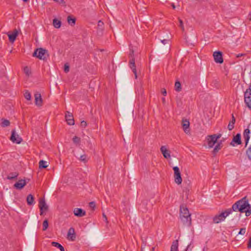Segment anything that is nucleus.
<instances>
[{
  "instance_id": "e2e57ef3",
  "label": "nucleus",
  "mask_w": 251,
  "mask_h": 251,
  "mask_svg": "<svg viewBox=\"0 0 251 251\" xmlns=\"http://www.w3.org/2000/svg\"><path fill=\"white\" fill-rule=\"evenodd\" d=\"M162 102H163V103H165L166 100H165V99L164 98H163L162 99Z\"/></svg>"
},
{
  "instance_id": "13d9d810",
  "label": "nucleus",
  "mask_w": 251,
  "mask_h": 251,
  "mask_svg": "<svg viewBox=\"0 0 251 251\" xmlns=\"http://www.w3.org/2000/svg\"><path fill=\"white\" fill-rule=\"evenodd\" d=\"M102 217H103V218L104 219V220L107 223L108 221H107V217L106 216V215L104 214V213H103L102 214Z\"/></svg>"
},
{
  "instance_id": "393cba45",
  "label": "nucleus",
  "mask_w": 251,
  "mask_h": 251,
  "mask_svg": "<svg viewBox=\"0 0 251 251\" xmlns=\"http://www.w3.org/2000/svg\"><path fill=\"white\" fill-rule=\"evenodd\" d=\"M178 250V240H175L173 242L171 251H177Z\"/></svg>"
},
{
  "instance_id": "72a5a7b5",
  "label": "nucleus",
  "mask_w": 251,
  "mask_h": 251,
  "mask_svg": "<svg viewBox=\"0 0 251 251\" xmlns=\"http://www.w3.org/2000/svg\"><path fill=\"white\" fill-rule=\"evenodd\" d=\"M246 105L251 109V97L250 98L246 97V99H244Z\"/></svg>"
},
{
  "instance_id": "338daca9",
  "label": "nucleus",
  "mask_w": 251,
  "mask_h": 251,
  "mask_svg": "<svg viewBox=\"0 0 251 251\" xmlns=\"http://www.w3.org/2000/svg\"><path fill=\"white\" fill-rule=\"evenodd\" d=\"M250 15L251 16V17H250L249 19L250 21H251V13L250 14Z\"/></svg>"
},
{
  "instance_id": "680f3d73",
  "label": "nucleus",
  "mask_w": 251,
  "mask_h": 251,
  "mask_svg": "<svg viewBox=\"0 0 251 251\" xmlns=\"http://www.w3.org/2000/svg\"><path fill=\"white\" fill-rule=\"evenodd\" d=\"M171 6H172V8H173L174 9H175L176 8V6H175V4H174V3H171Z\"/></svg>"
},
{
  "instance_id": "0e129e2a",
  "label": "nucleus",
  "mask_w": 251,
  "mask_h": 251,
  "mask_svg": "<svg viewBox=\"0 0 251 251\" xmlns=\"http://www.w3.org/2000/svg\"><path fill=\"white\" fill-rule=\"evenodd\" d=\"M154 250H155V247H152V249H151V251H154Z\"/></svg>"
},
{
  "instance_id": "2f4dec72",
  "label": "nucleus",
  "mask_w": 251,
  "mask_h": 251,
  "mask_svg": "<svg viewBox=\"0 0 251 251\" xmlns=\"http://www.w3.org/2000/svg\"><path fill=\"white\" fill-rule=\"evenodd\" d=\"M222 148V142L218 143L213 149V152L216 154Z\"/></svg>"
},
{
  "instance_id": "4c0bfd02",
  "label": "nucleus",
  "mask_w": 251,
  "mask_h": 251,
  "mask_svg": "<svg viewBox=\"0 0 251 251\" xmlns=\"http://www.w3.org/2000/svg\"><path fill=\"white\" fill-rule=\"evenodd\" d=\"M24 72L27 76H29L31 73L30 69L27 66L24 67Z\"/></svg>"
},
{
  "instance_id": "4468645a",
  "label": "nucleus",
  "mask_w": 251,
  "mask_h": 251,
  "mask_svg": "<svg viewBox=\"0 0 251 251\" xmlns=\"http://www.w3.org/2000/svg\"><path fill=\"white\" fill-rule=\"evenodd\" d=\"M236 143L237 145H240L241 144V135L240 133H237L233 138L232 142L230 145L232 146H235V144L233 143Z\"/></svg>"
},
{
  "instance_id": "864d4df0",
  "label": "nucleus",
  "mask_w": 251,
  "mask_h": 251,
  "mask_svg": "<svg viewBox=\"0 0 251 251\" xmlns=\"http://www.w3.org/2000/svg\"><path fill=\"white\" fill-rule=\"evenodd\" d=\"M246 55V54L245 53H239V54H237L236 55V57L237 58H239V57H241L242 56H244Z\"/></svg>"
},
{
  "instance_id": "09e8293b",
  "label": "nucleus",
  "mask_w": 251,
  "mask_h": 251,
  "mask_svg": "<svg viewBox=\"0 0 251 251\" xmlns=\"http://www.w3.org/2000/svg\"><path fill=\"white\" fill-rule=\"evenodd\" d=\"M129 57L130 58H134V51L132 49L130 50Z\"/></svg>"
},
{
  "instance_id": "20e7f679",
  "label": "nucleus",
  "mask_w": 251,
  "mask_h": 251,
  "mask_svg": "<svg viewBox=\"0 0 251 251\" xmlns=\"http://www.w3.org/2000/svg\"><path fill=\"white\" fill-rule=\"evenodd\" d=\"M33 56H36L40 60H46L47 59L46 56H48V50L43 48L37 49L35 50Z\"/></svg>"
},
{
  "instance_id": "f3484780",
  "label": "nucleus",
  "mask_w": 251,
  "mask_h": 251,
  "mask_svg": "<svg viewBox=\"0 0 251 251\" xmlns=\"http://www.w3.org/2000/svg\"><path fill=\"white\" fill-rule=\"evenodd\" d=\"M250 130L249 128H247V129H245L244 133H243V137H244V139L245 142V147H247V146L249 143V140L250 139Z\"/></svg>"
},
{
  "instance_id": "3c124183",
  "label": "nucleus",
  "mask_w": 251,
  "mask_h": 251,
  "mask_svg": "<svg viewBox=\"0 0 251 251\" xmlns=\"http://www.w3.org/2000/svg\"><path fill=\"white\" fill-rule=\"evenodd\" d=\"M69 71V66L67 64H65L64 65V72L65 73H68Z\"/></svg>"
},
{
  "instance_id": "c756f323",
  "label": "nucleus",
  "mask_w": 251,
  "mask_h": 251,
  "mask_svg": "<svg viewBox=\"0 0 251 251\" xmlns=\"http://www.w3.org/2000/svg\"><path fill=\"white\" fill-rule=\"evenodd\" d=\"M0 125L2 127H7L10 125V122L8 120L2 119Z\"/></svg>"
},
{
  "instance_id": "5fc2aeb1",
  "label": "nucleus",
  "mask_w": 251,
  "mask_h": 251,
  "mask_svg": "<svg viewBox=\"0 0 251 251\" xmlns=\"http://www.w3.org/2000/svg\"><path fill=\"white\" fill-rule=\"evenodd\" d=\"M161 93L164 96H166L167 95V91L165 88L161 89Z\"/></svg>"
},
{
  "instance_id": "dca6fc26",
  "label": "nucleus",
  "mask_w": 251,
  "mask_h": 251,
  "mask_svg": "<svg viewBox=\"0 0 251 251\" xmlns=\"http://www.w3.org/2000/svg\"><path fill=\"white\" fill-rule=\"evenodd\" d=\"M214 136L208 135L206 137L207 144L209 148H212L214 144L217 142L213 137Z\"/></svg>"
},
{
  "instance_id": "f257e3e1",
  "label": "nucleus",
  "mask_w": 251,
  "mask_h": 251,
  "mask_svg": "<svg viewBox=\"0 0 251 251\" xmlns=\"http://www.w3.org/2000/svg\"><path fill=\"white\" fill-rule=\"evenodd\" d=\"M239 203V202L235 203L232 205L231 208L227 209L225 211L222 212L220 214L216 215L213 218V222L215 224H218L221 222L223 221L229 214H232V212H234V210H238V209H239L238 205Z\"/></svg>"
},
{
  "instance_id": "052dcab7",
  "label": "nucleus",
  "mask_w": 251,
  "mask_h": 251,
  "mask_svg": "<svg viewBox=\"0 0 251 251\" xmlns=\"http://www.w3.org/2000/svg\"><path fill=\"white\" fill-rule=\"evenodd\" d=\"M191 245H188L187 247V248L185 251H191V249H190Z\"/></svg>"
},
{
  "instance_id": "a211bd4d",
  "label": "nucleus",
  "mask_w": 251,
  "mask_h": 251,
  "mask_svg": "<svg viewBox=\"0 0 251 251\" xmlns=\"http://www.w3.org/2000/svg\"><path fill=\"white\" fill-rule=\"evenodd\" d=\"M74 213L75 216L81 217L86 215V212L81 208H75L74 210Z\"/></svg>"
},
{
  "instance_id": "423d86ee",
  "label": "nucleus",
  "mask_w": 251,
  "mask_h": 251,
  "mask_svg": "<svg viewBox=\"0 0 251 251\" xmlns=\"http://www.w3.org/2000/svg\"><path fill=\"white\" fill-rule=\"evenodd\" d=\"M214 61L217 63L222 64L224 62L222 52L220 51H216L213 54Z\"/></svg>"
},
{
  "instance_id": "9d476101",
  "label": "nucleus",
  "mask_w": 251,
  "mask_h": 251,
  "mask_svg": "<svg viewBox=\"0 0 251 251\" xmlns=\"http://www.w3.org/2000/svg\"><path fill=\"white\" fill-rule=\"evenodd\" d=\"M65 118L69 125L73 126L75 124V121L72 113L69 111H66L65 113Z\"/></svg>"
},
{
  "instance_id": "a19ab883",
  "label": "nucleus",
  "mask_w": 251,
  "mask_h": 251,
  "mask_svg": "<svg viewBox=\"0 0 251 251\" xmlns=\"http://www.w3.org/2000/svg\"><path fill=\"white\" fill-rule=\"evenodd\" d=\"M73 141L75 144H79L80 142V138L77 136H75L73 138Z\"/></svg>"
},
{
  "instance_id": "aec40b11",
  "label": "nucleus",
  "mask_w": 251,
  "mask_h": 251,
  "mask_svg": "<svg viewBox=\"0 0 251 251\" xmlns=\"http://www.w3.org/2000/svg\"><path fill=\"white\" fill-rule=\"evenodd\" d=\"M18 32L17 29H14L13 32L11 34H8L9 40L10 42L13 43L18 36Z\"/></svg>"
},
{
  "instance_id": "774afa93",
  "label": "nucleus",
  "mask_w": 251,
  "mask_h": 251,
  "mask_svg": "<svg viewBox=\"0 0 251 251\" xmlns=\"http://www.w3.org/2000/svg\"><path fill=\"white\" fill-rule=\"evenodd\" d=\"M55 2H57V1H58L59 0H53Z\"/></svg>"
},
{
  "instance_id": "e433bc0d",
  "label": "nucleus",
  "mask_w": 251,
  "mask_h": 251,
  "mask_svg": "<svg viewBox=\"0 0 251 251\" xmlns=\"http://www.w3.org/2000/svg\"><path fill=\"white\" fill-rule=\"evenodd\" d=\"M248 159L251 160V145L248 148L246 152Z\"/></svg>"
},
{
  "instance_id": "0eeeda50",
  "label": "nucleus",
  "mask_w": 251,
  "mask_h": 251,
  "mask_svg": "<svg viewBox=\"0 0 251 251\" xmlns=\"http://www.w3.org/2000/svg\"><path fill=\"white\" fill-rule=\"evenodd\" d=\"M10 140L13 143H16L17 144H20L22 141V138L20 137L19 135L16 133L15 129H13L11 131Z\"/></svg>"
},
{
  "instance_id": "bf43d9fd",
  "label": "nucleus",
  "mask_w": 251,
  "mask_h": 251,
  "mask_svg": "<svg viewBox=\"0 0 251 251\" xmlns=\"http://www.w3.org/2000/svg\"><path fill=\"white\" fill-rule=\"evenodd\" d=\"M168 40H167V39H164V40H161V42L163 44H166L168 43Z\"/></svg>"
},
{
  "instance_id": "9b49d317",
  "label": "nucleus",
  "mask_w": 251,
  "mask_h": 251,
  "mask_svg": "<svg viewBox=\"0 0 251 251\" xmlns=\"http://www.w3.org/2000/svg\"><path fill=\"white\" fill-rule=\"evenodd\" d=\"M26 184L25 179H20L14 184V187L18 190L23 189Z\"/></svg>"
},
{
  "instance_id": "6ab92c4d",
  "label": "nucleus",
  "mask_w": 251,
  "mask_h": 251,
  "mask_svg": "<svg viewBox=\"0 0 251 251\" xmlns=\"http://www.w3.org/2000/svg\"><path fill=\"white\" fill-rule=\"evenodd\" d=\"M35 103L38 106H41L42 104V99L40 93H37L34 94Z\"/></svg>"
},
{
  "instance_id": "a18cd8bd",
  "label": "nucleus",
  "mask_w": 251,
  "mask_h": 251,
  "mask_svg": "<svg viewBox=\"0 0 251 251\" xmlns=\"http://www.w3.org/2000/svg\"><path fill=\"white\" fill-rule=\"evenodd\" d=\"M89 205L93 209H94V208L96 207V204H95V202L94 201H91V202H89Z\"/></svg>"
},
{
  "instance_id": "de8ad7c7",
  "label": "nucleus",
  "mask_w": 251,
  "mask_h": 251,
  "mask_svg": "<svg viewBox=\"0 0 251 251\" xmlns=\"http://www.w3.org/2000/svg\"><path fill=\"white\" fill-rule=\"evenodd\" d=\"M56 2L60 4H61L64 6H66V2L64 0H59Z\"/></svg>"
},
{
  "instance_id": "412c9836",
  "label": "nucleus",
  "mask_w": 251,
  "mask_h": 251,
  "mask_svg": "<svg viewBox=\"0 0 251 251\" xmlns=\"http://www.w3.org/2000/svg\"><path fill=\"white\" fill-rule=\"evenodd\" d=\"M19 174L17 172H12L9 173V174L7 176V179L9 180H12L17 179L18 176H19Z\"/></svg>"
},
{
  "instance_id": "58836bf2",
  "label": "nucleus",
  "mask_w": 251,
  "mask_h": 251,
  "mask_svg": "<svg viewBox=\"0 0 251 251\" xmlns=\"http://www.w3.org/2000/svg\"><path fill=\"white\" fill-rule=\"evenodd\" d=\"M143 88L141 84L139 85V86L137 88V92L138 95H142L143 93Z\"/></svg>"
},
{
  "instance_id": "c9c22d12",
  "label": "nucleus",
  "mask_w": 251,
  "mask_h": 251,
  "mask_svg": "<svg viewBox=\"0 0 251 251\" xmlns=\"http://www.w3.org/2000/svg\"><path fill=\"white\" fill-rule=\"evenodd\" d=\"M49 226V223L48 220L46 219L44 221L43 223V231H45L47 230Z\"/></svg>"
},
{
  "instance_id": "8fccbe9b",
  "label": "nucleus",
  "mask_w": 251,
  "mask_h": 251,
  "mask_svg": "<svg viewBox=\"0 0 251 251\" xmlns=\"http://www.w3.org/2000/svg\"><path fill=\"white\" fill-rule=\"evenodd\" d=\"M212 136H214L213 137L214 138V139L217 141V140L218 139H219L221 137V134H219L218 135L217 134H213V135H212Z\"/></svg>"
},
{
  "instance_id": "a878e982",
  "label": "nucleus",
  "mask_w": 251,
  "mask_h": 251,
  "mask_svg": "<svg viewBox=\"0 0 251 251\" xmlns=\"http://www.w3.org/2000/svg\"><path fill=\"white\" fill-rule=\"evenodd\" d=\"M53 25L55 28H59L61 26V22L60 21L57 19H54L53 20Z\"/></svg>"
},
{
  "instance_id": "6e6d98bb",
  "label": "nucleus",
  "mask_w": 251,
  "mask_h": 251,
  "mask_svg": "<svg viewBox=\"0 0 251 251\" xmlns=\"http://www.w3.org/2000/svg\"><path fill=\"white\" fill-rule=\"evenodd\" d=\"M183 193H185L186 195L188 196L189 190L187 188H184L183 190Z\"/></svg>"
},
{
  "instance_id": "f8f14e48",
  "label": "nucleus",
  "mask_w": 251,
  "mask_h": 251,
  "mask_svg": "<svg viewBox=\"0 0 251 251\" xmlns=\"http://www.w3.org/2000/svg\"><path fill=\"white\" fill-rule=\"evenodd\" d=\"M160 151L164 157L166 159H169L171 157L170 151L167 149L165 146H162L160 148Z\"/></svg>"
},
{
  "instance_id": "bb28decb",
  "label": "nucleus",
  "mask_w": 251,
  "mask_h": 251,
  "mask_svg": "<svg viewBox=\"0 0 251 251\" xmlns=\"http://www.w3.org/2000/svg\"><path fill=\"white\" fill-rule=\"evenodd\" d=\"M51 244L53 246L58 248L60 250V251H65L64 247L59 243L56 242H52L51 243Z\"/></svg>"
},
{
  "instance_id": "1a4fd4ad",
  "label": "nucleus",
  "mask_w": 251,
  "mask_h": 251,
  "mask_svg": "<svg viewBox=\"0 0 251 251\" xmlns=\"http://www.w3.org/2000/svg\"><path fill=\"white\" fill-rule=\"evenodd\" d=\"M182 126L184 132L187 134H190V123L189 121L185 119L182 120Z\"/></svg>"
},
{
  "instance_id": "ea45409f",
  "label": "nucleus",
  "mask_w": 251,
  "mask_h": 251,
  "mask_svg": "<svg viewBox=\"0 0 251 251\" xmlns=\"http://www.w3.org/2000/svg\"><path fill=\"white\" fill-rule=\"evenodd\" d=\"M24 97L27 100H30L31 99L30 93L28 91L25 92Z\"/></svg>"
},
{
  "instance_id": "49530a36",
  "label": "nucleus",
  "mask_w": 251,
  "mask_h": 251,
  "mask_svg": "<svg viewBox=\"0 0 251 251\" xmlns=\"http://www.w3.org/2000/svg\"><path fill=\"white\" fill-rule=\"evenodd\" d=\"M87 124L86 121H82L81 122L80 126L83 128H85L87 126Z\"/></svg>"
},
{
  "instance_id": "473e14b6",
  "label": "nucleus",
  "mask_w": 251,
  "mask_h": 251,
  "mask_svg": "<svg viewBox=\"0 0 251 251\" xmlns=\"http://www.w3.org/2000/svg\"><path fill=\"white\" fill-rule=\"evenodd\" d=\"M236 212H233L232 214H229L228 216H229V218L231 219L232 220H233L234 219H237L240 216V214H238Z\"/></svg>"
},
{
  "instance_id": "c03bdc74",
  "label": "nucleus",
  "mask_w": 251,
  "mask_h": 251,
  "mask_svg": "<svg viewBox=\"0 0 251 251\" xmlns=\"http://www.w3.org/2000/svg\"><path fill=\"white\" fill-rule=\"evenodd\" d=\"M246 233V228H241L238 233V234L244 235Z\"/></svg>"
},
{
  "instance_id": "39448f33",
  "label": "nucleus",
  "mask_w": 251,
  "mask_h": 251,
  "mask_svg": "<svg viewBox=\"0 0 251 251\" xmlns=\"http://www.w3.org/2000/svg\"><path fill=\"white\" fill-rule=\"evenodd\" d=\"M173 170L174 171L175 182L178 185L180 184L182 179L179 168L177 166L174 167Z\"/></svg>"
},
{
  "instance_id": "c85d7f7f",
  "label": "nucleus",
  "mask_w": 251,
  "mask_h": 251,
  "mask_svg": "<svg viewBox=\"0 0 251 251\" xmlns=\"http://www.w3.org/2000/svg\"><path fill=\"white\" fill-rule=\"evenodd\" d=\"M247 98L251 97V83L250 85V87L247 89L244 93V99Z\"/></svg>"
},
{
  "instance_id": "4d7b16f0",
  "label": "nucleus",
  "mask_w": 251,
  "mask_h": 251,
  "mask_svg": "<svg viewBox=\"0 0 251 251\" xmlns=\"http://www.w3.org/2000/svg\"><path fill=\"white\" fill-rule=\"evenodd\" d=\"M248 248L251 249V237L250 238L249 243L248 244Z\"/></svg>"
},
{
  "instance_id": "5701e85b",
  "label": "nucleus",
  "mask_w": 251,
  "mask_h": 251,
  "mask_svg": "<svg viewBox=\"0 0 251 251\" xmlns=\"http://www.w3.org/2000/svg\"><path fill=\"white\" fill-rule=\"evenodd\" d=\"M76 19L72 16H68L67 17V22L71 26H74L75 24Z\"/></svg>"
},
{
  "instance_id": "603ef678",
  "label": "nucleus",
  "mask_w": 251,
  "mask_h": 251,
  "mask_svg": "<svg viewBox=\"0 0 251 251\" xmlns=\"http://www.w3.org/2000/svg\"><path fill=\"white\" fill-rule=\"evenodd\" d=\"M235 121H236L235 118L234 117L233 114H232V120L230 122L231 123H233V124H235Z\"/></svg>"
},
{
  "instance_id": "2eb2a0df",
  "label": "nucleus",
  "mask_w": 251,
  "mask_h": 251,
  "mask_svg": "<svg viewBox=\"0 0 251 251\" xmlns=\"http://www.w3.org/2000/svg\"><path fill=\"white\" fill-rule=\"evenodd\" d=\"M129 63L130 68L132 69V72H133V73L135 75V78H137V70L136 69L134 58H130Z\"/></svg>"
},
{
  "instance_id": "37998d69",
  "label": "nucleus",
  "mask_w": 251,
  "mask_h": 251,
  "mask_svg": "<svg viewBox=\"0 0 251 251\" xmlns=\"http://www.w3.org/2000/svg\"><path fill=\"white\" fill-rule=\"evenodd\" d=\"M227 127H228V129L229 130H231L234 127V124L229 122V124H228Z\"/></svg>"
},
{
  "instance_id": "ddd939ff",
  "label": "nucleus",
  "mask_w": 251,
  "mask_h": 251,
  "mask_svg": "<svg viewBox=\"0 0 251 251\" xmlns=\"http://www.w3.org/2000/svg\"><path fill=\"white\" fill-rule=\"evenodd\" d=\"M67 238L69 240L74 241L75 240L76 236L75 231V229L73 227H71L67 233Z\"/></svg>"
},
{
  "instance_id": "f704fd0d",
  "label": "nucleus",
  "mask_w": 251,
  "mask_h": 251,
  "mask_svg": "<svg viewBox=\"0 0 251 251\" xmlns=\"http://www.w3.org/2000/svg\"><path fill=\"white\" fill-rule=\"evenodd\" d=\"M79 160L84 163H86L88 161L87 155L85 154L81 155L80 156Z\"/></svg>"
},
{
  "instance_id": "69168bd1",
  "label": "nucleus",
  "mask_w": 251,
  "mask_h": 251,
  "mask_svg": "<svg viewBox=\"0 0 251 251\" xmlns=\"http://www.w3.org/2000/svg\"><path fill=\"white\" fill-rule=\"evenodd\" d=\"M24 2H27L28 0H23Z\"/></svg>"
},
{
  "instance_id": "cd10ccee",
  "label": "nucleus",
  "mask_w": 251,
  "mask_h": 251,
  "mask_svg": "<svg viewBox=\"0 0 251 251\" xmlns=\"http://www.w3.org/2000/svg\"><path fill=\"white\" fill-rule=\"evenodd\" d=\"M48 166V165L47 164V162H46L43 160H41L39 161V168L45 169V168H46Z\"/></svg>"
},
{
  "instance_id": "4be33fe9",
  "label": "nucleus",
  "mask_w": 251,
  "mask_h": 251,
  "mask_svg": "<svg viewBox=\"0 0 251 251\" xmlns=\"http://www.w3.org/2000/svg\"><path fill=\"white\" fill-rule=\"evenodd\" d=\"M34 198L32 195L29 194L26 198V201L29 205H33L34 203Z\"/></svg>"
},
{
  "instance_id": "b1692460",
  "label": "nucleus",
  "mask_w": 251,
  "mask_h": 251,
  "mask_svg": "<svg viewBox=\"0 0 251 251\" xmlns=\"http://www.w3.org/2000/svg\"><path fill=\"white\" fill-rule=\"evenodd\" d=\"M103 23L101 21H99L98 23V30L97 32L98 33H102V30H103Z\"/></svg>"
},
{
  "instance_id": "7ed1b4c3",
  "label": "nucleus",
  "mask_w": 251,
  "mask_h": 251,
  "mask_svg": "<svg viewBox=\"0 0 251 251\" xmlns=\"http://www.w3.org/2000/svg\"><path fill=\"white\" fill-rule=\"evenodd\" d=\"M180 218L184 225L190 226L192 221L191 214L187 208L181 206L180 207Z\"/></svg>"
},
{
  "instance_id": "79ce46f5",
  "label": "nucleus",
  "mask_w": 251,
  "mask_h": 251,
  "mask_svg": "<svg viewBox=\"0 0 251 251\" xmlns=\"http://www.w3.org/2000/svg\"><path fill=\"white\" fill-rule=\"evenodd\" d=\"M178 21H179V25H178V26L181 28V29H182V30L183 31H184V25H183V23L182 20L179 18L178 19Z\"/></svg>"
},
{
  "instance_id": "7c9ffc66",
  "label": "nucleus",
  "mask_w": 251,
  "mask_h": 251,
  "mask_svg": "<svg viewBox=\"0 0 251 251\" xmlns=\"http://www.w3.org/2000/svg\"><path fill=\"white\" fill-rule=\"evenodd\" d=\"M175 89L176 91L179 92L181 90V85L179 81H177L175 84Z\"/></svg>"
},
{
  "instance_id": "6e6552de",
  "label": "nucleus",
  "mask_w": 251,
  "mask_h": 251,
  "mask_svg": "<svg viewBox=\"0 0 251 251\" xmlns=\"http://www.w3.org/2000/svg\"><path fill=\"white\" fill-rule=\"evenodd\" d=\"M39 207L40 210L41 215H42L44 212H46L48 210V206L47 205L44 199H40Z\"/></svg>"
},
{
  "instance_id": "f03ea898",
  "label": "nucleus",
  "mask_w": 251,
  "mask_h": 251,
  "mask_svg": "<svg viewBox=\"0 0 251 251\" xmlns=\"http://www.w3.org/2000/svg\"><path fill=\"white\" fill-rule=\"evenodd\" d=\"M239 202L238 210H234L235 212H240L241 213L245 212L246 215L249 216L251 214V205L249 203L248 199L247 197H244L241 200L238 201L235 203Z\"/></svg>"
}]
</instances>
